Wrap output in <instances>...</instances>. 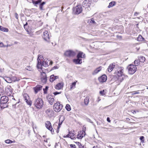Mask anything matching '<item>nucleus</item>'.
Segmentation results:
<instances>
[{
  "label": "nucleus",
  "mask_w": 148,
  "mask_h": 148,
  "mask_svg": "<svg viewBox=\"0 0 148 148\" xmlns=\"http://www.w3.org/2000/svg\"><path fill=\"white\" fill-rule=\"evenodd\" d=\"M61 93V92H56L53 93V94L55 95H56L58 94H60Z\"/></svg>",
  "instance_id": "52"
},
{
  "label": "nucleus",
  "mask_w": 148,
  "mask_h": 148,
  "mask_svg": "<svg viewBox=\"0 0 148 148\" xmlns=\"http://www.w3.org/2000/svg\"><path fill=\"white\" fill-rule=\"evenodd\" d=\"M46 59H45L43 61L42 63V66L45 67H47L48 66V59H47V60H45Z\"/></svg>",
  "instance_id": "26"
},
{
  "label": "nucleus",
  "mask_w": 148,
  "mask_h": 148,
  "mask_svg": "<svg viewBox=\"0 0 148 148\" xmlns=\"http://www.w3.org/2000/svg\"><path fill=\"white\" fill-rule=\"evenodd\" d=\"M71 134V133L70 132H69V133L66 136H64L63 137L64 138H66V137H69V136H70V134Z\"/></svg>",
  "instance_id": "48"
},
{
  "label": "nucleus",
  "mask_w": 148,
  "mask_h": 148,
  "mask_svg": "<svg viewBox=\"0 0 148 148\" xmlns=\"http://www.w3.org/2000/svg\"><path fill=\"white\" fill-rule=\"evenodd\" d=\"M76 143L79 146V148H80L81 147H82V145L80 143L77 142H76Z\"/></svg>",
  "instance_id": "44"
},
{
  "label": "nucleus",
  "mask_w": 148,
  "mask_h": 148,
  "mask_svg": "<svg viewBox=\"0 0 148 148\" xmlns=\"http://www.w3.org/2000/svg\"><path fill=\"white\" fill-rule=\"evenodd\" d=\"M116 3L115 1H112L110 2L109 4V5L108 6V8H110L114 6L115 5Z\"/></svg>",
  "instance_id": "34"
},
{
  "label": "nucleus",
  "mask_w": 148,
  "mask_h": 148,
  "mask_svg": "<svg viewBox=\"0 0 148 148\" xmlns=\"http://www.w3.org/2000/svg\"><path fill=\"white\" fill-rule=\"evenodd\" d=\"M123 67H118L117 69V74L118 76V79L121 82H122L123 80Z\"/></svg>",
  "instance_id": "3"
},
{
  "label": "nucleus",
  "mask_w": 148,
  "mask_h": 148,
  "mask_svg": "<svg viewBox=\"0 0 148 148\" xmlns=\"http://www.w3.org/2000/svg\"><path fill=\"white\" fill-rule=\"evenodd\" d=\"M26 31L27 33L30 35L31 37H32L34 35V29L29 28L28 29H27Z\"/></svg>",
  "instance_id": "16"
},
{
  "label": "nucleus",
  "mask_w": 148,
  "mask_h": 148,
  "mask_svg": "<svg viewBox=\"0 0 148 148\" xmlns=\"http://www.w3.org/2000/svg\"><path fill=\"white\" fill-rule=\"evenodd\" d=\"M42 86L40 85H37L36 86L34 87L33 89L34 90L35 94H36L38 92L41 90L42 88Z\"/></svg>",
  "instance_id": "14"
},
{
  "label": "nucleus",
  "mask_w": 148,
  "mask_h": 148,
  "mask_svg": "<svg viewBox=\"0 0 148 148\" xmlns=\"http://www.w3.org/2000/svg\"><path fill=\"white\" fill-rule=\"evenodd\" d=\"M58 76H55L54 75H51L50 78L49 80L51 82H53L55 80L58 78Z\"/></svg>",
  "instance_id": "22"
},
{
  "label": "nucleus",
  "mask_w": 148,
  "mask_h": 148,
  "mask_svg": "<svg viewBox=\"0 0 148 148\" xmlns=\"http://www.w3.org/2000/svg\"><path fill=\"white\" fill-rule=\"evenodd\" d=\"M5 92L4 87L2 85H0V95H3Z\"/></svg>",
  "instance_id": "25"
},
{
  "label": "nucleus",
  "mask_w": 148,
  "mask_h": 148,
  "mask_svg": "<svg viewBox=\"0 0 148 148\" xmlns=\"http://www.w3.org/2000/svg\"><path fill=\"white\" fill-rule=\"evenodd\" d=\"M73 61L76 64H79L82 63V59L78 58L73 59Z\"/></svg>",
  "instance_id": "18"
},
{
  "label": "nucleus",
  "mask_w": 148,
  "mask_h": 148,
  "mask_svg": "<svg viewBox=\"0 0 148 148\" xmlns=\"http://www.w3.org/2000/svg\"><path fill=\"white\" fill-rule=\"evenodd\" d=\"M45 124L46 127L49 130H50L51 128L52 127L51 123L49 121H47Z\"/></svg>",
  "instance_id": "24"
},
{
  "label": "nucleus",
  "mask_w": 148,
  "mask_h": 148,
  "mask_svg": "<svg viewBox=\"0 0 148 148\" xmlns=\"http://www.w3.org/2000/svg\"><path fill=\"white\" fill-rule=\"evenodd\" d=\"M83 137V136L82 134H78L77 135V137L79 139H81Z\"/></svg>",
  "instance_id": "42"
},
{
  "label": "nucleus",
  "mask_w": 148,
  "mask_h": 148,
  "mask_svg": "<svg viewBox=\"0 0 148 148\" xmlns=\"http://www.w3.org/2000/svg\"><path fill=\"white\" fill-rule=\"evenodd\" d=\"M5 46L3 45V43L2 42L0 43V47H5Z\"/></svg>",
  "instance_id": "54"
},
{
  "label": "nucleus",
  "mask_w": 148,
  "mask_h": 148,
  "mask_svg": "<svg viewBox=\"0 0 148 148\" xmlns=\"http://www.w3.org/2000/svg\"><path fill=\"white\" fill-rule=\"evenodd\" d=\"M60 128V127H58L57 128V130L56 131V132L57 133H58L59 132Z\"/></svg>",
  "instance_id": "59"
},
{
  "label": "nucleus",
  "mask_w": 148,
  "mask_h": 148,
  "mask_svg": "<svg viewBox=\"0 0 148 148\" xmlns=\"http://www.w3.org/2000/svg\"><path fill=\"white\" fill-rule=\"evenodd\" d=\"M45 3V2H43L42 3H41L39 4V8L41 10H43V6L44 5Z\"/></svg>",
  "instance_id": "36"
},
{
  "label": "nucleus",
  "mask_w": 148,
  "mask_h": 148,
  "mask_svg": "<svg viewBox=\"0 0 148 148\" xmlns=\"http://www.w3.org/2000/svg\"><path fill=\"white\" fill-rule=\"evenodd\" d=\"M140 140L142 141V142H144V137L143 136H141L140 137Z\"/></svg>",
  "instance_id": "49"
},
{
  "label": "nucleus",
  "mask_w": 148,
  "mask_h": 148,
  "mask_svg": "<svg viewBox=\"0 0 148 148\" xmlns=\"http://www.w3.org/2000/svg\"><path fill=\"white\" fill-rule=\"evenodd\" d=\"M86 119H87V121L88 122H90V123H93V122L91 121V120L90 119H89V118H87Z\"/></svg>",
  "instance_id": "55"
},
{
  "label": "nucleus",
  "mask_w": 148,
  "mask_h": 148,
  "mask_svg": "<svg viewBox=\"0 0 148 148\" xmlns=\"http://www.w3.org/2000/svg\"><path fill=\"white\" fill-rule=\"evenodd\" d=\"M93 148H98L97 146H94L93 147Z\"/></svg>",
  "instance_id": "64"
},
{
  "label": "nucleus",
  "mask_w": 148,
  "mask_h": 148,
  "mask_svg": "<svg viewBox=\"0 0 148 148\" xmlns=\"http://www.w3.org/2000/svg\"><path fill=\"white\" fill-rule=\"evenodd\" d=\"M101 67H99L97 68L92 73L93 75H95L98 73L99 72L101 71Z\"/></svg>",
  "instance_id": "27"
},
{
  "label": "nucleus",
  "mask_w": 148,
  "mask_h": 148,
  "mask_svg": "<svg viewBox=\"0 0 148 148\" xmlns=\"http://www.w3.org/2000/svg\"><path fill=\"white\" fill-rule=\"evenodd\" d=\"M88 23L90 25H97V23L95 22L94 19L93 18H91L88 20Z\"/></svg>",
  "instance_id": "17"
},
{
  "label": "nucleus",
  "mask_w": 148,
  "mask_h": 148,
  "mask_svg": "<svg viewBox=\"0 0 148 148\" xmlns=\"http://www.w3.org/2000/svg\"><path fill=\"white\" fill-rule=\"evenodd\" d=\"M87 0H84L82 3V6L83 7L85 8H87L88 7H90V5L89 3Z\"/></svg>",
  "instance_id": "19"
},
{
  "label": "nucleus",
  "mask_w": 148,
  "mask_h": 148,
  "mask_svg": "<svg viewBox=\"0 0 148 148\" xmlns=\"http://www.w3.org/2000/svg\"><path fill=\"white\" fill-rule=\"evenodd\" d=\"M89 101V97L88 96L86 97L84 100V103L86 105H87Z\"/></svg>",
  "instance_id": "31"
},
{
  "label": "nucleus",
  "mask_w": 148,
  "mask_h": 148,
  "mask_svg": "<svg viewBox=\"0 0 148 148\" xmlns=\"http://www.w3.org/2000/svg\"><path fill=\"white\" fill-rule=\"evenodd\" d=\"M108 148H113L110 145L108 146Z\"/></svg>",
  "instance_id": "63"
},
{
  "label": "nucleus",
  "mask_w": 148,
  "mask_h": 148,
  "mask_svg": "<svg viewBox=\"0 0 148 148\" xmlns=\"http://www.w3.org/2000/svg\"><path fill=\"white\" fill-rule=\"evenodd\" d=\"M76 84V82H73L72 84L71 85L70 89H71L73 88H75V85Z\"/></svg>",
  "instance_id": "38"
},
{
  "label": "nucleus",
  "mask_w": 148,
  "mask_h": 148,
  "mask_svg": "<svg viewBox=\"0 0 148 148\" xmlns=\"http://www.w3.org/2000/svg\"><path fill=\"white\" fill-rule=\"evenodd\" d=\"M138 58L141 62H144L145 61V58L144 57L141 56H139Z\"/></svg>",
  "instance_id": "32"
},
{
  "label": "nucleus",
  "mask_w": 148,
  "mask_h": 148,
  "mask_svg": "<svg viewBox=\"0 0 148 148\" xmlns=\"http://www.w3.org/2000/svg\"><path fill=\"white\" fill-rule=\"evenodd\" d=\"M18 103V102H16L15 103V104H13L12 105V107H13L14 108H16V104L17 103Z\"/></svg>",
  "instance_id": "56"
},
{
  "label": "nucleus",
  "mask_w": 148,
  "mask_h": 148,
  "mask_svg": "<svg viewBox=\"0 0 148 148\" xmlns=\"http://www.w3.org/2000/svg\"><path fill=\"white\" fill-rule=\"evenodd\" d=\"M43 59V56L41 55H39L37 58L38 63L37 65V68L41 70L42 69V65L40 60Z\"/></svg>",
  "instance_id": "8"
},
{
  "label": "nucleus",
  "mask_w": 148,
  "mask_h": 148,
  "mask_svg": "<svg viewBox=\"0 0 148 148\" xmlns=\"http://www.w3.org/2000/svg\"><path fill=\"white\" fill-rule=\"evenodd\" d=\"M63 106L59 102L55 103L53 106V110L56 112H60L62 109Z\"/></svg>",
  "instance_id": "4"
},
{
  "label": "nucleus",
  "mask_w": 148,
  "mask_h": 148,
  "mask_svg": "<svg viewBox=\"0 0 148 148\" xmlns=\"http://www.w3.org/2000/svg\"><path fill=\"white\" fill-rule=\"evenodd\" d=\"M65 108L68 111H70L71 110V107L68 104H67L66 105Z\"/></svg>",
  "instance_id": "39"
},
{
  "label": "nucleus",
  "mask_w": 148,
  "mask_h": 148,
  "mask_svg": "<svg viewBox=\"0 0 148 148\" xmlns=\"http://www.w3.org/2000/svg\"><path fill=\"white\" fill-rule=\"evenodd\" d=\"M70 146L71 148H76L75 145H74L71 144Z\"/></svg>",
  "instance_id": "53"
},
{
  "label": "nucleus",
  "mask_w": 148,
  "mask_h": 148,
  "mask_svg": "<svg viewBox=\"0 0 148 148\" xmlns=\"http://www.w3.org/2000/svg\"><path fill=\"white\" fill-rule=\"evenodd\" d=\"M44 104V102L43 100L42 99L39 97H38L35 99L34 103V105L35 107L38 109L42 108Z\"/></svg>",
  "instance_id": "1"
},
{
  "label": "nucleus",
  "mask_w": 148,
  "mask_h": 148,
  "mask_svg": "<svg viewBox=\"0 0 148 148\" xmlns=\"http://www.w3.org/2000/svg\"><path fill=\"white\" fill-rule=\"evenodd\" d=\"M51 132V133L52 134H54V130L52 128V127H51V129H50V130H49Z\"/></svg>",
  "instance_id": "51"
},
{
  "label": "nucleus",
  "mask_w": 148,
  "mask_h": 148,
  "mask_svg": "<svg viewBox=\"0 0 148 148\" xmlns=\"http://www.w3.org/2000/svg\"><path fill=\"white\" fill-rule=\"evenodd\" d=\"M107 121L109 122H110V118L109 117H108L107 119Z\"/></svg>",
  "instance_id": "60"
},
{
  "label": "nucleus",
  "mask_w": 148,
  "mask_h": 148,
  "mask_svg": "<svg viewBox=\"0 0 148 148\" xmlns=\"http://www.w3.org/2000/svg\"><path fill=\"white\" fill-rule=\"evenodd\" d=\"M48 87L47 86H46L45 88H43V90L44 94L47 93V90L48 89Z\"/></svg>",
  "instance_id": "43"
},
{
  "label": "nucleus",
  "mask_w": 148,
  "mask_h": 148,
  "mask_svg": "<svg viewBox=\"0 0 148 148\" xmlns=\"http://www.w3.org/2000/svg\"><path fill=\"white\" fill-rule=\"evenodd\" d=\"M42 37L45 41L49 42L50 37L47 31H45L43 32Z\"/></svg>",
  "instance_id": "10"
},
{
  "label": "nucleus",
  "mask_w": 148,
  "mask_h": 148,
  "mask_svg": "<svg viewBox=\"0 0 148 148\" xmlns=\"http://www.w3.org/2000/svg\"><path fill=\"white\" fill-rule=\"evenodd\" d=\"M76 55L75 52L71 50L66 51L64 53V55L68 57H73Z\"/></svg>",
  "instance_id": "7"
},
{
  "label": "nucleus",
  "mask_w": 148,
  "mask_h": 148,
  "mask_svg": "<svg viewBox=\"0 0 148 148\" xmlns=\"http://www.w3.org/2000/svg\"><path fill=\"white\" fill-rule=\"evenodd\" d=\"M63 122V121L62 120L61 121H60V119H59V123L58 124V126L59 127H60L61 125L62 124V123Z\"/></svg>",
  "instance_id": "47"
},
{
  "label": "nucleus",
  "mask_w": 148,
  "mask_h": 148,
  "mask_svg": "<svg viewBox=\"0 0 148 148\" xmlns=\"http://www.w3.org/2000/svg\"><path fill=\"white\" fill-rule=\"evenodd\" d=\"M15 17L17 19H18V14L17 13H15Z\"/></svg>",
  "instance_id": "58"
},
{
  "label": "nucleus",
  "mask_w": 148,
  "mask_h": 148,
  "mask_svg": "<svg viewBox=\"0 0 148 148\" xmlns=\"http://www.w3.org/2000/svg\"><path fill=\"white\" fill-rule=\"evenodd\" d=\"M5 89V91L7 95L8 96L10 95L12 92V90L10 86H8Z\"/></svg>",
  "instance_id": "12"
},
{
  "label": "nucleus",
  "mask_w": 148,
  "mask_h": 148,
  "mask_svg": "<svg viewBox=\"0 0 148 148\" xmlns=\"http://www.w3.org/2000/svg\"><path fill=\"white\" fill-rule=\"evenodd\" d=\"M42 0H32V3L34 5H37L41 3Z\"/></svg>",
  "instance_id": "28"
},
{
  "label": "nucleus",
  "mask_w": 148,
  "mask_h": 148,
  "mask_svg": "<svg viewBox=\"0 0 148 148\" xmlns=\"http://www.w3.org/2000/svg\"><path fill=\"white\" fill-rule=\"evenodd\" d=\"M77 57L79 58H84L85 57V55L84 54L83 52L80 51L77 54Z\"/></svg>",
  "instance_id": "23"
},
{
  "label": "nucleus",
  "mask_w": 148,
  "mask_h": 148,
  "mask_svg": "<svg viewBox=\"0 0 148 148\" xmlns=\"http://www.w3.org/2000/svg\"><path fill=\"white\" fill-rule=\"evenodd\" d=\"M23 97L25 100V101L27 104L30 106H31L32 105V103L30 101H29V97L28 96V95L26 93L24 94L23 95Z\"/></svg>",
  "instance_id": "11"
},
{
  "label": "nucleus",
  "mask_w": 148,
  "mask_h": 148,
  "mask_svg": "<svg viewBox=\"0 0 148 148\" xmlns=\"http://www.w3.org/2000/svg\"><path fill=\"white\" fill-rule=\"evenodd\" d=\"M82 8L80 5H77L74 8L73 11L74 13L75 14H78L82 11Z\"/></svg>",
  "instance_id": "6"
},
{
  "label": "nucleus",
  "mask_w": 148,
  "mask_h": 148,
  "mask_svg": "<svg viewBox=\"0 0 148 148\" xmlns=\"http://www.w3.org/2000/svg\"><path fill=\"white\" fill-rule=\"evenodd\" d=\"M9 100L8 97L6 96H3L1 98L0 103L1 108H5L8 106V104L9 103H7Z\"/></svg>",
  "instance_id": "2"
},
{
  "label": "nucleus",
  "mask_w": 148,
  "mask_h": 148,
  "mask_svg": "<svg viewBox=\"0 0 148 148\" xmlns=\"http://www.w3.org/2000/svg\"><path fill=\"white\" fill-rule=\"evenodd\" d=\"M140 62L139 59L138 60H136L134 62L135 66H138L140 64Z\"/></svg>",
  "instance_id": "37"
},
{
  "label": "nucleus",
  "mask_w": 148,
  "mask_h": 148,
  "mask_svg": "<svg viewBox=\"0 0 148 148\" xmlns=\"http://www.w3.org/2000/svg\"><path fill=\"white\" fill-rule=\"evenodd\" d=\"M105 91L104 90H103L102 91H101L99 92L100 94L102 95H105V94L104 93Z\"/></svg>",
  "instance_id": "45"
},
{
  "label": "nucleus",
  "mask_w": 148,
  "mask_h": 148,
  "mask_svg": "<svg viewBox=\"0 0 148 148\" xmlns=\"http://www.w3.org/2000/svg\"><path fill=\"white\" fill-rule=\"evenodd\" d=\"M53 64V62L52 61H50V62H49V64L50 65H51L52 64Z\"/></svg>",
  "instance_id": "62"
},
{
  "label": "nucleus",
  "mask_w": 148,
  "mask_h": 148,
  "mask_svg": "<svg viewBox=\"0 0 148 148\" xmlns=\"http://www.w3.org/2000/svg\"><path fill=\"white\" fill-rule=\"evenodd\" d=\"M5 142L7 144H10L12 143L13 142L10 139H8L5 140Z\"/></svg>",
  "instance_id": "41"
},
{
  "label": "nucleus",
  "mask_w": 148,
  "mask_h": 148,
  "mask_svg": "<svg viewBox=\"0 0 148 148\" xmlns=\"http://www.w3.org/2000/svg\"><path fill=\"white\" fill-rule=\"evenodd\" d=\"M129 73L130 74H133L136 71L137 68L136 66L130 64L127 67Z\"/></svg>",
  "instance_id": "5"
},
{
  "label": "nucleus",
  "mask_w": 148,
  "mask_h": 148,
  "mask_svg": "<svg viewBox=\"0 0 148 148\" xmlns=\"http://www.w3.org/2000/svg\"><path fill=\"white\" fill-rule=\"evenodd\" d=\"M115 66L114 63H112V64L110 65L108 68V71L109 72H111L113 70Z\"/></svg>",
  "instance_id": "21"
},
{
  "label": "nucleus",
  "mask_w": 148,
  "mask_h": 148,
  "mask_svg": "<svg viewBox=\"0 0 148 148\" xmlns=\"http://www.w3.org/2000/svg\"><path fill=\"white\" fill-rule=\"evenodd\" d=\"M0 30L2 31L6 32H7L8 31V28L3 27L1 26H0Z\"/></svg>",
  "instance_id": "30"
},
{
  "label": "nucleus",
  "mask_w": 148,
  "mask_h": 148,
  "mask_svg": "<svg viewBox=\"0 0 148 148\" xmlns=\"http://www.w3.org/2000/svg\"><path fill=\"white\" fill-rule=\"evenodd\" d=\"M47 99L50 104L52 105L54 101L53 96L51 95H48L47 97Z\"/></svg>",
  "instance_id": "13"
},
{
  "label": "nucleus",
  "mask_w": 148,
  "mask_h": 148,
  "mask_svg": "<svg viewBox=\"0 0 148 148\" xmlns=\"http://www.w3.org/2000/svg\"><path fill=\"white\" fill-rule=\"evenodd\" d=\"M107 79V76L104 75L98 78L99 81L101 82H103L106 81Z\"/></svg>",
  "instance_id": "15"
},
{
  "label": "nucleus",
  "mask_w": 148,
  "mask_h": 148,
  "mask_svg": "<svg viewBox=\"0 0 148 148\" xmlns=\"http://www.w3.org/2000/svg\"><path fill=\"white\" fill-rule=\"evenodd\" d=\"M58 68V67L57 66H54L53 69H57Z\"/></svg>",
  "instance_id": "61"
},
{
  "label": "nucleus",
  "mask_w": 148,
  "mask_h": 148,
  "mask_svg": "<svg viewBox=\"0 0 148 148\" xmlns=\"http://www.w3.org/2000/svg\"><path fill=\"white\" fill-rule=\"evenodd\" d=\"M63 83H59L56 84L55 88L56 89L60 90L63 87Z\"/></svg>",
  "instance_id": "20"
},
{
  "label": "nucleus",
  "mask_w": 148,
  "mask_h": 148,
  "mask_svg": "<svg viewBox=\"0 0 148 148\" xmlns=\"http://www.w3.org/2000/svg\"><path fill=\"white\" fill-rule=\"evenodd\" d=\"M144 40V38L140 35L137 38V40L139 41H143Z\"/></svg>",
  "instance_id": "35"
},
{
  "label": "nucleus",
  "mask_w": 148,
  "mask_h": 148,
  "mask_svg": "<svg viewBox=\"0 0 148 148\" xmlns=\"http://www.w3.org/2000/svg\"><path fill=\"white\" fill-rule=\"evenodd\" d=\"M132 95H135L136 94H138L139 93V92H138V91H134L132 92Z\"/></svg>",
  "instance_id": "46"
},
{
  "label": "nucleus",
  "mask_w": 148,
  "mask_h": 148,
  "mask_svg": "<svg viewBox=\"0 0 148 148\" xmlns=\"http://www.w3.org/2000/svg\"><path fill=\"white\" fill-rule=\"evenodd\" d=\"M26 69L28 70L31 71L32 69V68L30 66H27L26 67Z\"/></svg>",
  "instance_id": "50"
},
{
  "label": "nucleus",
  "mask_w": 148,
  "mask_h": 148,
  "mask_svg": "<svg viewBox=\"0 0 148 148\" xmlns=\"http://www.w3.org/2000/svg\"><path fill=\"white\" fill-rule=\"evenodd\" d=\"M11 79L12 80V82H15L16 81H18L20 79L17 77H12Z\"/></svg>",
  "instance_id": "33"
},
{
  "label": "nucleus",
  "mask_w": 148,
  "mask_h": 148,
  "mask_svg": "<svg viewBox=\"0 0 148 148\" xmlns=\"http://www.w3.org/2000/svg\"><path fill=\"white\" fill-rule=\"evenodd\" d=\"M41 70L42 71H40L41 81L42 83H45L47 81V77L46 73L43 72V70Z\"/></svg>",
  "instance_id": "9"
},
{
  "label": "nucleus",
  "mask_w": 148,
  "mask_h": 148,
  "mask_svg": "<svg viewBox=\"0 0 148 148\" xmlns=\"http://www.w3.org/2000/svg\"><path fill=\"white\" fill-rule=\"evenodd\" d=\"M27 24V23H26V24L24 25V27L25 29V30H26L27 29V28H26V27Z\"/></svg>",
  "instance_id": "57"
},
{
  "label": "nucleus",
  "mask_w": 148,
  "mask_h": 148,
  "mask_svg": "<svg viewBox=\"0 0 148 148\" xmlns=\"http://www.w3.org/2000/svg\"><path fill=\"white\" fill-rule=\"evenodd\" d=\"M4 79L7 83H11L12 82V80L11 79V78H10L9 77H5L4 78Z\"/></svg>",
  "instance_id": "29"
},
{
  "label": "nucleus",
  "mask_w": 148,
  "mask_h": 148,
  "mask_svg": "<svg viewBox=\"0 0 148 148\" xmlns=\"http://www.w3.org/2000/svg\"><path fill=\"white\" fill-rule=\"evenodd\" d=\"M71 133V134H70L69 138H70L72 139H73L75 138V136L74 134L73 133Z\"/></svg>",
  "instance_id": "40"
}]
</instances>
